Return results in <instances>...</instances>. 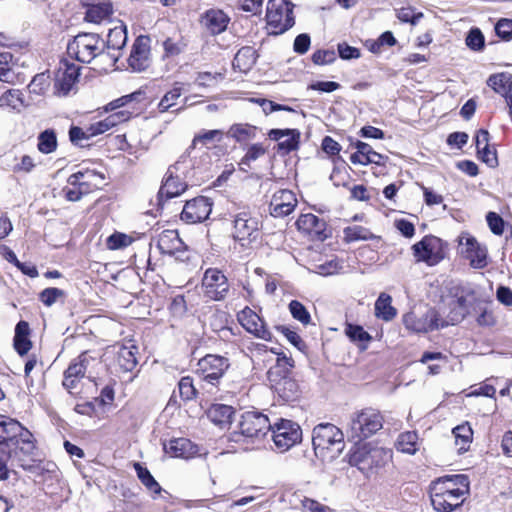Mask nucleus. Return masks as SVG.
Wrapping results in <instances>:
<instances>
[{"label":"nucleus","instance_id":"680f3d73","mask_svg":"<svg viewBox=\"0 0 512 512\" xmlns=\"http://www.w3.org/2000/svg\"><path fill=\"white\" fill-rule=\"evenodd\" d=\"M223 79V75L221 73H210V72H200L198 73L195 83L201 87H210L218 83V81Z\"/></svg>","mask_w":512,"mask_h":512},{"label":"nucleus","instance_id":"de8ad7c7","mask_svg":"<svg viewBox=\"0 0 512 512\" xmlns=\"http://www.w3.org/2000/svg\"><path fill=\"white\" fill-rule=\"evenodd\" d=\"M13 59V55L10 52H1L0 53V81L6 83H13L15 78V73L11 69V61Z\"/></svg>","mask_w":512,"mask_h":512},{"label":"nucleus","instance_id":"6e6d98bb","mask_svg":"<svg viewBox=\"0 0 512 512\" xmlns=\"http://www.w3.org/2000/svg\"><path fill=\"white\" fill-rule=\"evenodd\" d=\"M466 45L473 51H481L484 48V35L479 28H472L466 39Z\"/></svg>","mask_w":512,"mask_h":512},{"label":"nucleus","instance_id":"a19ab883","mask_svg":"<svg viewBox=\"0 0 512 512\" xmlns=\"http://www.w3.org/2000/svg\"><path fill=\"white\" fill-rule=\"evenodd\" d=\"M392 298L386 293H381L375 302L376 317L390 321L396 316V309L391 305Z\"/></svg>","mask_w":512,"mask_h":512},{"label":"nucleus","instance_id":"13d9d810","mask_svg":"<svg viewBox=\"0 0 512 512\" xmlns=\"http://www.w3.org/2000/svg\"><path fill=\"white\" fill-rule=\"evenodd\" d=\"M21 93L19 90H8L0 96V107L7 106L17 109L22 105Z\"/></svg>","mask_w":512,"mask_h":512},{"label":"nucleus","instance_id":"4be33fe9","mask_svg":"<svg viewBox=\"0 0 512 512\" xmlns=\"http://www.w3.org/2000/svg\"><path fill=\"white\" fill-rule=\"evenodd\" d=\"M268 136L278 142V151L283 154L299 148L301 133L298 129H271Z\"/></svg>","mask_w":512,"mask_h":512},{"label":"nucleus","instance_id":"0e129e2a","mask_svg":"<svg viewBox=\"0 0 512 512\" xmlns=\"http://www.w3.org/2000/svg\"><path fill=\"white\" fill-rule=\"evenodd\" d=\"M276 329L280 331L286 339L294 345L297 349L303 350L305 348V344L298 333L287 326H277Z\"/></svg>","mask_w":512,"mask_h":512},{"label":"nucleus","instance_id":"e2e57ef3","mask_svg":"<svg viewBox=\"0 0 512 512\" xmlns=\"http://www.w3.org/2000/svg\"><path fill=\"white\" fill-rule=\"evenodd\" d=\"M496 34L503 40L512 39V19L502 18L495 25Z\"/></svg>","mask_w":512,"mask_h":512},{"label":"nucleus","instance_id":"e433bc0d","mask_svg":"<svg viewBox=\"0 0 512 512\" xmlns=\"http://www.w3.org/2000/svg\"><path fill=\"white\" fill-rule=\"evenodd\" d=\"M181 240L175 230H165L158 238L157 247L162 254H174L181 247Z\"/></svg>","mask_w":512,"mask_h":512},{"label":"nucleus","instance_id":"0eeeda50","mask_svg":"<svg viewBox=\"0 0 512 512\" xmlns=\"http://www.w3.org/2000/svg\"><path fill=\"white\" fill-rule=\"evenodd\" d=\"M266 20L270 33L282 34L295 24L293 8L284 0H269Z\"/></svg>","mask_w":512,"mask_h":512},{"label":"nucleus","instance_id":"7c9ffc66","mask_svg":"<svg viewBox=\"0 0 512 512\" xmlns=\"http://www.w3.org/2000/svg\"><path fill=\"white\" fill-rule=\"evenodd\" d=\"M113 5L110 1L89 4L85 13V20L91 23H101L110 18Z\"/></svg>","mask_w":512,"mask_h":512},{"label":"nucleus","instance_id":"864d4df0","mask_svg":"<svg viewBox=\"0 0 512 512\" xmlns=\"http://www.w3.org/2000/svg\"><path fill=\"white\" fill-rule=\"evenodd\" d=\"M289 310L293 318L298 320L302 324L307 325L310 323V314L307 311L306 307L301 302L297 300H292L289 303Z\"/></svg>","mask_w":512,"mask_h":512},{"label":"nucleus","instance_id":"3c124183","mask_svg":"<svg viewBox=\"0 0 512 512\" xmlns=\"http://www.w3.org/2000/svg\"><path fill=\"white\" fill-rule=\"evenodd\" d=\"M343 233L347 242L368 240L372 237L370 231L362 226L347 227L344 229Z\"/></svg>","mask_w":512,"mask_h":512},{"label":"nucleus","instance_id":"2f4dec72","mask_svg":"<svg viewBox=\"0 0 512 512\" xmlns=\"http://www.w3.org/2000/svg\"><path fill=\"white\" fill-rule=\"evenodd\" d=\"M487 84L496 93L502 95L505 100L510 99L512 96V75L510 73L493 74L488 78Z\"/></svg>","mask_w":512,"mask_h":512},{"label":"nucleus","instance_id":"c756f323","mask_svg":"<svg viewBox=\"0 0 512 512\" xmlns=\"http://www.w3.org/2000/svg\"><path fill=\"white\" fill-rule=\"evenodd\" d=\"M356 149L357 151L350 157L353 164L367 165L369 163H373L382 165L384 163L385 157L374 151L369 144L358 141L356 143Z\"/></svg>","mask_w":512,"mask_h":512},{"label":"nucleus","instance_id":"7ed1b4c3","mask_svg":"<svg viewBox=\"0 0 512 512\" xmlns=\"http://www.w3.org/2000/svg\"><path fill=\"white\" fill-rule=\"evenodd\" d=\"M67 53L82 63H90L105 53V41L97 33H79L67 45Z\"/></svg>","mask_w":512,"mask_h":512},{"label":"nucleus","instance_id":"c9c22d12","mask_svg":"<svg viewBox=\"0 0 512 512\" xmlns=\"http://www.w3.org/2000/svg\"><path fill=\"white\" fill-rule=\"evenodd\" d=\"M233 414V407L225 404H213L207 411L208 418L221 427L231 423Z\"/></svg>","mask_w":512,"mask_h":512},{"label":"nucleus","instance_id":"8fccbe9b","mask_svg":"<svg viewBox=\"0 0 512 512\" xmlns=\"http://www.w3.org/2000/svg\"><path fill=\"white\" fill-rule=\"evenodd\" d=\"M179 393L184 401H190L196 398L198 391L194 386L193 379L189 376L182 377L178 384Z\"/></svg>","mask_w":512,"mask_h":512},{"label":"nucleus","instance_id":"dca6fc26","mask_svg":"<svg viewBox=\"0 0 512 512\" xmlns=\"http://www.w3.org/2000/svg\"><path fill=\"white\" fill-rule=\"evenodd\" d=\"M150 42L146 35H140L134 41L128 58V65L134 72H142L150 66Z\"/></svg>","mask_w":512,"mask_h":512},{"label":"nucleus","instance_id":"cd10ccee","mask_svg":"<svg viewBox=\"0 0 512 512\" xmlns=\"http://www.w3.org/2000/svg\"><path fill=\"white\" fill-rule=\"evenodd\" d=\"M131 116V112L127 110L117 111L110 114L105 119L92 123L88 127V135L92 137L105 133L120 123L127 121Z\"/></svg>","mask_w":512,"mask_h":512},{"label":"nucleus","instance_id":"5701e85b","mask_svg":"<svg viewBox=\"0 0 512 512\" xmlns=\"http://www.w3.org/2000/svg\"><path fill=\"white\" fill-rule=\"evenodd\" d=\"M297 199L290 190H279L270 202V214L273 217H284L289 215L296 207Z\"/></svg>","mask_w":512,"mask_h":512},{"label":"nucleus","instance_id":"4c0bfd02","mask_svg":"<svg viewBox=\"0 0 512 512\" xmlns=\"http://www.w3.org/2000/svg\"><path fill=\"white\" fill-rule=\"evenodd\" d=\"M440 484L443 490H462L463 496L468 491V477L466 475H450L445 476L437 479L436 481L432 482L431 485H438Z\"/></svg>","mask_w":512,"mask_h":512},{"label":"nucleus","instance_id":"09e8293b","mask_svg":"<svg viewBox=\"0 0 512 512\" xmlns=\"http://www.w3.org/2000/svg\"><path fill=\"white\" fill-rule=\"evenodd\" d=\"M182 95V88L179 83H176L174 87L168 91L158 104V109L161 113L168 111L171 107L176 105L177 100Z\"/></svg>","mask_w":512,"mask_h":512},{"label":"nucleus","instance_id":"f03ea898","mask_svg":"<svg viewBox=\"0 0 512 512\" xmlns=\"http://www.w3.org/2000/svg\"><path fill=\"white\" fill-rule=\"evenodd\" d=\"M312 444L316 455L334 458L344 449V435L333 424H319L313 429Z\"/></svg>","mask_w":512,"mask_h":512},{"label":"nucleus","instance_id":"9d476101","mask_svg":"<svg viewBox=\"0 0 512 512\" xmlns=\"http://www.w3.org/2000/svg\"><path fill=\"white\" fill-rule=\"evenodd\" d=\"M412 251L416 262H424L429 266L438 264L445 257L443 241L433 235H427L415 243Z\"/></svg>","mask_w":512,"mask_h":512},{"label":"nucleus","instance_id":"69168bd1","mask_svg":"<svg viewBox=\"0 0 512 512\" xmlns=\"http://www.w3.org/2000/svg\"><path fill=\"white\" fill-rule=\"evenodd\" d=\"M222 131L221 130H209V131H203L197 134L193 139V144L196 143H209L213 141H220L222 139Z\"/></svg>","mask_w":512,"mask_h":512},{"label":"nucleus","instance_id":"603ef678","mask_svg":"<svg viewBox=\"0 0 512 512\" xmlns=\"http://www.w3.org/2000/svg\"><path fill=\"white\" fill-rule=\"evenodd\" d=\"M186 47V44L183 42L182 39L175 40L173 38L168 37L163 42V48H164V58L174 57L181 54Z\"/></svg>","mask_w":512,"mask_h":512},{"label":"nucleus","instance_id":"473e14b6","mask_svg":"<svg viewBox=\"0 0 512 512\" xmlns=\"http://www.w3.org/2000/svg\"><path fill=\"white\" fill-rule=\"evenodd\" d=\"M138 348L134 344L122 345L117 351V364L124 372H131L137 365Z\"/></svg>","mask_w":512,"mask_h":512},{"label":"nucleus","instance_id":"1a4fd4ad","mask_svg":"<svg viewBox=\"0 0 512 512\" xmlns=\"http://www.w3.org/2000/svg\"><path fill=\"white\" fill-rule=\"evenodd\" d=\"M270 430L272 431V439L275 447L280 452L289 450L302 439L300 426L291 420L281 419L279 422L272 425Z\"/></svg>","mask_w":512,"mask_h":512},{"label":"nucleus","instance_id":"774afa93","mask_svg":"<svg viewBox=\"0 0 512 512\" xmlns=\"http://www.w3.org/2000/svg\"><path fill=\"white\" fill-rule=\"evenodd\" d=\"M336 59L334 51L318 50L313 53L312 61L316 65H325L334 62Z\"/></svg>","mask_w":512,"mask_h":512},{"label":"nucleus","instance_id":"4468645a","mask_svg":"<svg viewBox=\"0 0 512 512\" xmlns=\"http://www.w3.org/2000/svg\"><path fill=\"white\" fill-rule=\"evenodd\" d=\"M404 325L407 329L418 333H426L444 327V321H440L439 313L429 308L422 315H417L415 312L407 313L403 318Z\"/></svg>","mask_w":512,"mask_h":512},{"label":"nucleus","instance_id":"ddd939ff","mask_svg":"<svg viewBox=\"0 0 512 512\" xmlns=\"http://www.w3.org/2000/svg\"><path fill=\"white\" fill-rule=\"evenodd\" d=\"M272 428L268 417L260 412L247 411L242 414L239 422L240 434L247 438L265 436Z\"/></svg>","mask_w":512,"mask_h":512},{"label":"nucleus","instance_id":"39448f33","mask_svg":"<svg viewBox=\"0 0 512 512\" xmlns=\"http://www.w3.org/2000/svg\"><path fill=\"white\" fill-rule=\"evenodd\" d=\"M383 426L381 414L371 408L363 409L351 416L349 423L350 437L358 441L368 438Z\"/></svg>","mask_w":512,"mask_h":512},{"label":"nucleus","instance_id":"37998d69","mask_svg":"<svg viewBox=\"0 0 512 512\" xmlns=\"http://www.w3.org/2000/svg\"><path fill=\"white\" fill-rule=\"evenodd\" d=\"M257 127L249 124H234L229 129V135L238 142L248 141L256 137Z\"/></svg>","mask_w":512,"mask_h":512},{"label":"nucleus","instance_id":"72a5a7b5","mask_svg":"<svg viewBox=\"0 0 512 512\" xmlns=\"http://www.w3.org/2000/svg\"><path fill=\"white\" fill-rule=\"evenodd\" d=\"M228 22L229 18L221 10H209L203 17L204 26L214 35L223 32Z\"/></svg>","mask_w":512,"mask_h":512},{"label":"nucleus","instance_id":"bf43d9fd","mask_svg":"<svg viewBox=\"0 0 512 512\" xmlns=\"http://www.w3.org/2000/svg\"><path fill=\"white\" fill-rule=\"evenodd\" d=\"M64 296V291L59 289V288H55V287H51V288H46L44 289L40 295H39V299L40 301L50 307L52 306L54 303H56V301L63 297Z\"/></svg>","mask_w":512,"mask_h":512},{"label":"nucleus","instance_id":"f3484780","mask_svg":"<svg viewBox=\"0 0 512 512\" xmlns=\"http://www.w3.org/2000/svg\"><path fill=\"white\" fill-rule=\"evenodd\" d=\"M212 211V203L204 196L187 201L181 219L187 223H198L208 218Z\"/></svg>","mask_w":512,"mask_h":512},{"label":"nucleus","instance_id":"ea45409f","mask_svg":"<svg viewBox=\"0 0 512 512\" xmlns=\"http://www.w3.org/2000/svg\"><path fill=\"white\" fill-rule=\"evenodd\" d=\"M452 433L455 438V445L459 452H466L473 439V431L469 423H462L453 428Z\"/></svg>","mask_w":512,"mask_h":512},{"label":"nucleus","instance_id":"f704fd0d","mask_svg":"<svg viewBox=\"0 0 512 512\" xmlns=\"http://www.w3.org/2000/svg\"><path fill=\"white\" fill-rule=\"evenodd\" d=\"M30 328L25 321H20L15 327L14 348L20 355H25L32 347L29 340Z\"/></svg>","mask_w":512,"mask_h":512},{"label":"nucleus","instance_id":"423d86ee","mask_svg":"<svg viewBox=\"0 0 512 512\" xmlns=\"http://www.w3.org/2000/svg\"><path fill=\"white\" fill-rule=\"evenodd\" d=\"M260 221L248 210H243L233 216L232 236L242 247H248L259 237Z\"/></svg>","mask_w":512,"mask_h":512},{"label":"nucleus","instance_id":"6ab92c4d","mask_svg":"<svg viewBox=\"0 0 512 512\" xmlns=\"http://www.w3.org/2000/svg\"><path fill=\"white\" fill-rule=\"evenodd\" d=\"M89 360L87 353H82L75 358L65 370L63 386L70 393L77 388L79 381L85 376Z\"/></svg>","mask_w":512,"mask_h":512},{"label":"nucleus","instance_id":"6e6552de","mask_svg":"<svg viewBox=\"0 0 512 512\" xmlns=\"http://www.w3.org/2000/svg\"><path fill=\"white\" fill-rule=\"evenodd\" d=\"M197 373L207 385L216 387L230 366L229 359L215 354H208L201 358L197 364Z\"/></svg>","mask_w":512,"mask_h":512},{"label":"nucleus","instance_id":"58836bf2","mask_svg":"<svg viewBox=\"0 0 512 512\" xmlns=\"http://www.w3.org/2000/svg\"><path fill=\"white\" fill-rule=\"evenodd\" d=\"M256 62V52L252 47H242L235 55L233 67L241 72L249 71Z\"/></svg>","mask_w":512,"mask_h":512},{"label":"nucleus","instance_id":"9b49d317","mask_svg":"<svg viewBox=\"0 0 512 512\" xmlns=\"http://www.w3.org/2000/svg\"><path fill=\"white\" fill-rule=\"evenodd\" d=\"M202 289L207 298L221 301L229 291L228 279L219 269L209 268L203 275Z\"/></svg>","mask_w":512,"mask_h":512},{"label":"nucleus","instance_id":"a878e982","mask_svg":"<svg viewBox=\"0 0 512 512\" xmlns=\"http://www.w3.org/2000/svg\"><path fill=\"white\" fill-rule=\"evenodd\" d=\"M179 163H176L174 166H171L165 175L164 182L159 190V197L166 199H170L182 194L186 188L187 184L181 181L177 176H174V172L178 170Z\"/></svg>","mask_w":512,"mask_h":512},{"label":"nucleus","instance_id":"a18cd8bd","mask_svg":"<svg viewBox=\"0 0 512 512\" xmlns=\"http://www.w3.org/2000/svg\"><path fill=\"white\" fill-rule=\"evenodd\" d=\"M38 150L41 153L49 154L56 150L57 139L53 130H45L38 136Z\"/></svg>","mask_w":512,"mask_h":512},{"label":"nucleus","instance_id":"a211bd4d","mask_svg":"<svg viewBox=\"0 0 512 512\" xmlns=\"http://www.w3.org/2000/svg\"><path fill=\"white\" fill-rule=\"evenodd\" d=\"M239 321L247 332L265 341L272 340V334L267 329L264 320L250 308H245L241 312Z\"/></svg>","mask_w":512,"mask_h":512},{"label":"nucleus","instance_id":"2eb2a0df","mask_svg":"<svg viewBox=\"0 0 512 512\" xmlns=\"http://www.w3.org/2000/svg\"><path fill=\"white\" fill-rule=\"evenodd\" d=\"M460 253L470 261L471 267L482 269L487 265V250L469 233L463 232L458 237Z\"/></svg>","mask_w":512,"mask_h":512},{"label":"nucleus","instance_id":"aec40b11","mask_svg":"<svg viewBox=\"0 0 512 512\" xmlns=\"http://www.w3.org/2000/svg\"><path fill=\"white\" fill-rule=\"evenodd\" d=\"M80 67L68 61H61L55 79V89L59 94L70 92L79 77Z\"/></svg>","mask_w":512,"mask_h":512},{"label":"nucleus","instance_id":"412c9836","mask_svg":"<svg viewBox=\"0 0 512 512\" xmlns=\"http://www.w3.org/2000/svg\"><path fill=\"white\" fill-rule=\"evenodd\" d=\"M105 181V175L96 171L95 169L82 168L81 170L73 173L68 178V183L72 186L85 187L86 191L99 189Z\"/></svg>","mask_w":512,"mask_h":512},{"label":"nucleus","instance_id":"20e7f679","mask_svg":"<svg viewBox=\"0 0 512 512\" xmlns=\"http://www.w3.org/2000/svg\"><path fill=\"white\" fill-rule=\"evenodd\" d=\"M390 458V450L364 443L351 451L349 464L364 472L383 466Z\"/></svg>","mask_w":512,"mask_h":512},{"label":"nucleus","instance_id":"b1692460","mask_svg":"<svg viewBox=\"0 0 512 512\" xmlns=\"http://www.w3.org/2000/svg\"><path fill=\"white\" fill-rule=\"evenodd\" d=\"M268 380L275 392L286 401L293 399L298 392L296 381L288 377V374L277 375L276 370H269Z\"/></svg>","mask_w":512,"mask_h":512},{"label":"nucleus","instance_id":"338daca9","mask_svg":"<svg viewBox=\"0 0 512 512\" xmlns=\"http://www.w3.org/2000/svg\"><path fill=\"white\" fill-rule=\"evenodd\" d=\"M486 220L492 233H494L495 235L503 234L504 221L497 213L489 212L486 216Z\"/></svg>","mask_w":512,"mask_h":512},{"label":"nucleus","instance_id":"5fc2aeb1","mask_svg":"<svg viewBox=\"0 0 512 512\" xmlns=\"http://www.w3.org/2000/svg\"><path fill=\"white\" fill-rule=\"evenodd\" d=\"M272 353L277 354L276 365L271 367L269 370H276L277 375L289 374L290 370L294 366V361L291 357L286 356L285 354H280L276 352L274 349L270 350Z\"/></svg>","mask_w":512,"mask_h":512},{"label":"nucleus","instance_id":"f257e3e1","mask_svg":"<svg viewBox=\"0 0 512 512\" xmlns=\"http://www.w3.org/2000/svg\"><path fill=\"white\" fill-rule=\"evenodd\" d=\"M14 447L25 455H31L35 449L32 433L17 420L0 414V446Z\"/></svg>","mask_w":512,"mask_h":512},{"label":"nucleus","instance_id":"f8f14e48","mask_svg":"<svg viewBox=\"0 0 512 512\" xmlns=\"http://www.w3.org/2000/svg\"><path fill=\"white\" fill-rule=\"evenodd\" d=\"M440 484L430 485V498L433 508L438 512H452L464 501L462 490H443Z\"/></svg>","mask_w":512,"mask_h":512},{"label":"nucleus","instance_id":"bb28decb","mask_svg":"<svg viewBox=\"0 0 512 512\" xmlns=\"http://www.w3.org/2000/svg\"><path fill=\"white\" fill-rule=\"evenodd\" d=\"M164 451L171 457L189 459L198 453V448L187 438L172 439L163 444Z\"/></svg>","mask_w":512,"mask_h":512},{"label":"nucleus","instance_id":"4d7b16f0","mask_svg":"<svg viewBox=\"0 0 512 512\" xmlns=\"http://www.w3.org/2000/svg\"><path fill=\"white\" fill-rule=\"evenodd\" d=\"M397 18L403 23H410L416 25L421 18H423L422 12H415L412 7H402L397 10Z\"/></svg>","mask_w":512,"mask_h":512},{"label":"nucleus","instance_id":"c85d7f7f","mask_svg":"<svg viewBox=\"0 0 512 512\" xmlns=\"http://www.w3.org/2000/svg\"><path fill=\"white\" fill-rule=\"evenodd\" d=\"M126 42L127 29L126 26L121 24L109 30V33L107 35V41H105V49L107 48L108 51L121 50L125 47ZM107 56L112 62V65H114L119 58V55H116L114 53L111 54L110 52H107Z\"/></svg>","mask_w":512,"mask_h":512},{"label":"nucleus","instance_id":"052dcab7","mask_svg":"<svg viewBox=\"0 0 512 512\" xmlns=\"http://www.w3.org/2000/svg\"><path fill=\"white\" fill-rule=\"evenodd\" d=\"M131 243L132 238L123 233H114L107 239V246L113 250L127 247Z\"/></svg>","mask_w":512,"mask_h":512},{"label":"nucleus","instance_id":"393cba45","mask_svg":"<svg viewBox=\"0 0 512 512\" xmlns=\"http://www.w3.org/2000/svg\"><path fill=\"white\" fill-rule=\"evenodd\" d=\"M296 225L300 231L311 237H316L320 240H324L328 237L326 233V222L314 214L308 213L301 215L297 219Z\"/></svg>","mask_w":512,"mask_h":512},{"label":"nucleus","instance_id":"79ce46f5","mask_svg":"<svg viewBox=\"0 0 512 512\" xmlns=\"http://www.w3.org/2000/svg\"><path fill=\"white\" fill-rule=\"evenodd\" d=\"M345 335L359 348L366 349L369 342L372 340L371 335L366 332L362 326L347 323L344 329Z\"/></svg>","mask_w":512,"mask_h":512},{"label":"nucleus","instance_id":"c03bdc74","mask_svg":"<svg viewBox=\"0 0 512 512\" xmlns=\"http://www.w3.org/2000/svg\"><path fill=\"white\" fill-rule=\"evenodd\" d=\"M418 436L415 432L408 431L399 435L397 449L407 454H414L417 451Z\"/></svg>","mask_w":512,"mask_h":512},{"label":"nucleus","instance_id":"49530a36","mask_svg":"<svg viewBox=\"0 0 512 512\" xmlns=\"http://www.w3.org/2000/svg\"><path fill=\"white\" fill-rule=\"evenodd\" d=\"M134 468L137 472L138 478L141 480L143 485H145L153 493H160V485L154 479V477L151 475L147 468L142 467L140 463H135Z\"/></svg>","mask_w":512,"mask_h":512}]
</instances>
